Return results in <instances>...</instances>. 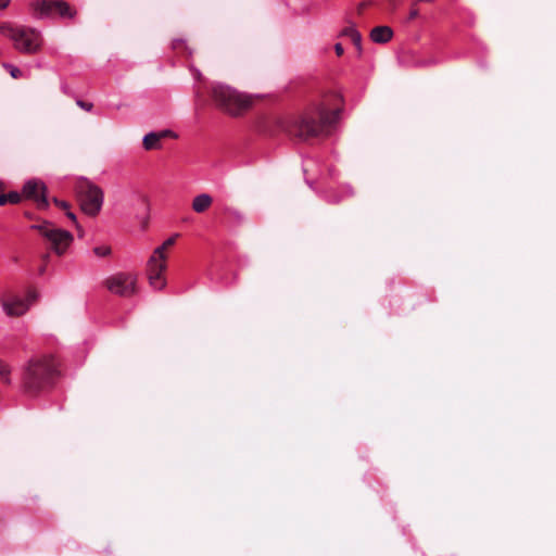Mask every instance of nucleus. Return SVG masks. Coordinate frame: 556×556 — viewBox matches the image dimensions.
<instances>
[{
    "label": "nucleus",
    "instance_id": "obj_8",
    "mask_svg": "<svg viewBox=\"0 0 556 556\" xmlns=\"http://www.w3.org/2000/svg\"><path fill=\"white\" fill-rule=\"evenodd\" d=\"M37 298L38 294L34 290H28L26 293L8 290L0 295V303L7 316L18 317L29 309Z\"/></svg>",
    "mask_w": 556,
    "mask_h": 556
},
{
    "label": "nucleus",
    "instance_id": "obj_5",
    "mask_svg": "<svg viewBox=\"0 0 556 556\" xmlns=\"http://www.w3.org/2000/svg\"><path fill=\"white\" fill-rule=\"evenodd\" d=\"M75 191L80 210L88 216L96 217L103 205V190L91 181L84 179L77 182Z\"/></svg>",
    "mask_w": 556,
    "mask_h": 556
},
{
    "label": "nucleus",
    "instance_id": "obj_2",
    "mask_svg": "<svg viewBox=\"0 0 556 556\" xmlns=\"http://www.w3.org/2000/svg\"><path fill=\"white\" fill-rule=\"evenodd\" d=\"M58 374V364L52 356L33 358L24 370L23 386L27 392H38L51 386Z\"/></svg>",
    "mask_w": 556,
    "mask_h": 556
},
{
    "label": "nucleus",
    "instance_id": "obj_6",
    "mask_svg": "<svg viewBox=\"0 0 556 556\" xmlns=\"http://www.w3.org/2000/svg\"><path fill=\"white\" fill-rule=\"evenodd\" d=\"M35 18H70L73 20L77 11L64 0H35L29 4Z\"/></svg>",
    "mask_w": 556,
    "mask_h": 556
},
{
    "label": "nucleus",
    "instance_id": "obj_16",
    "mask_svg": "<svg viewBox=\"0 0 556 556\" xmlns=\"http://www.w3.org/2000/svg\"><path fill=\"white\" fill-rule=\"evenodd\" d=\"M92 252L98 257H106L111 255V247L106 244L98 245L92 249Z\"/></svg>",
    "mask_w": 556,
    "mask_h": 556
},
{
    "label": "nucleus",
    "instance_id": "obj_3",
    "mask_svg": "<svg viewBox=\"0 0 556 556\" xmlns=\"http://www.w3.org/2000/svg\"><path fill=\"white\" fill-rule=\"evenodd\" d=\"M211 97L215 105L231 116H240L249 111L254 99L252 96L238 91L227 85H216L212 88Z\"/></svg>",
    "mask_w": 556,
    "mask_h": 556
},
{
    "label": "nucleus",
    "instance_id": "obj_15",
    "mask_svg": "<svg viewBox=\"0 0 556 556\" xmlns=\"http://www.w3.org/2000/svg\"><path fill=\"white\" fill-rule=\"evenodd\" d=\"M343 34L345 36H349L352 40V42L356 46V48H361V41H362V37H361V34L354 29V28H346Z\"/></svg>",
    "mask_w": 556,
    "mask_h": 556
},
{
    "label": "nucleus",
    "instance_id": "obj_23",
    "mask_svg": "<svg viewBox=\"0 0 556 556\" xmlns=\"http://www.w3.org/2000/svg\"><path fill=\"white\" fill-rule=\"evenodd\" d=\"M392 37H393V30L389 26L384 25V42L391 40Z\"/></svg>",
    "mask_w": 556,
    "mask_h": 556
},
{
    "label": "nucleus",
    "instance_id": "obj_17",
    "mask_svg": "<svg viewBox=\"0 0 556 556\" xmlns=\"http://www.w3.org/2000/svg\"><path fill=\"white\" fill-rule=\"evenodd\" d=\"M370 38L374 42L382 43V25L376 26L371 30Z\"/></svg>",
    "mask_w": 556,
    "mask_h": 556
},
{
    "label": "nucleus",
    "instance_id": "obj_28",
    "mask_svg": "<svg viewBox=\"0 0 556 556\" xmlns=\"http://www.w3.org/2000/svg\"><path fill=\"white\" fill-rule=\"evenodd\" d=\"M4 185L0 181V194H4Z\"/></svg>",
    "mask_w": 556,
    "mask_h": 556
},
{
    "label": "nucleus",
    "instance_id": "obj_10",
    "mask_svg": "<svg viewBox=\"0 0 556 556\" xmlns=\"http://www.w3.org/2000/svg\"><path fill=\"white\" fill-rule=\"evenodd\" d=\"M22 192L23 198L36 202L38 208H48L47 186L42 181L38 179L27 180L22 188Z\"/></svg>",
    "mask_w": 556,
    "mask_h": 556
},
{
    "label": "nucleus",
    "instance_id": "obj_18",
    "mask_svg": "<svg viewBox=\"0 0 556 556\" xmlns=\"http://www.w3.org/2000/svg\"><path fill=\"white\" fill-rule=\"evenodd\" d=\"M10 374H11L10 367L8 365H5V364L0 363V377H1L3 382H5V383H10L11 382Z\"/></svg>",
    "mask_w": 556,
    "mask_h": 556
},
{
    "label": "nucleus",
    "instance_id": "obj_4",
    "mask_svg": "<svg viewBox=\"0 0 556 556\" xmlns=\"http://www.w3.org/2000/svg\"><path fill=\"white\" fill-rule=\"evenodd\" d=\"M0 34L13 41L14 48L24 54H35L41 50L43 38L33 27L16 26L10 22H1Z\"/></svg>",
    "mask_w": 556,
    "mask_h": 556
},
{
    "label": "nucleus",
    "instance_id": "obj_7",
    "mask_svg": "<svg viewBox=\"0 0 556 556\" xmlns=\"http://www.w3.org/2000/svg\"><path fill=\"white\" fill-rule=\"evenodd\" d=\"M30 228L37 230L49 242L50 250L58 255L65 254L74 241V237L70 231L54 227L49 220L31 225Z\"/></svg>",
    "mask_w": 556,
    "mask_h": 556
},
{
    "label": "nucleus",
    "instance_id": "obj_9",
    "mask_svg": "<svg viewBox=\"0 0 556 556\" xmlns=\"http://www.w3.org/2000/svg\"><path fill=\"white\" fill-rule=\"evenodd\" d=\"M176 240V236L166 239L160 247H157L147 264L148 278H161L166 270V252L170 249Z\"/></svg>",
    "mask_w": 556,
    "mask_h": 556
},
{
    "label": "nucleus",
    "instance_id": "obj_19",
    "mask_svg": "<svg viewBox=\"0 0 556 556\" xmlns=\"http://www.w3.org/2000/svg\"><path fill=\"white\" fill-rule=\"evenodd\" d=\"M52 201L59 208H61L64 212L71 208V204L67 201L60 200L58 198H53Z\"/></svg>",
    "mask_w": 556,
    "mask_h": 556
},
{
    "label": "nucleus",
    "instance_id": "obj_24",
    "mask_svg": "<svg viewBox=\"0 0 556 556\" xmlns=\"http://www.w3.org/2000/svg\"><path fill=\"white\" fill-rule=\"evenodd\" d=\"M138 200L143 204V206L148 210L149 208V199L146 194L138 193Z\"/></svg>",
    "mask_w": 556,
    "mask_h": 556
},
{
    "label": "nucleus",
    "instance_id": "obj_21",
    "mask_svg": "<svg viewBox=\"0 0 556 556\" xmlns=\"http://www.w3.org/2000/svg\"><path fill=\"white\" fill-rule=\"evenodd\" d=\"M165 282L166 280H161V279H157V280H150V285L152 286V288H154L155 290H162L164 287H165Z\"/></svg>",
    "mask_w": 556,
    "mask_h": 556
},
{
    "label": "nucleus",
    "instance_id": "obj_25",
    "mask_svg": "<svg viewBox=\"0 0 556 556\" xmlns=\"http://www.w3.org/2000/svg\"><path fill=\"white\" fill-rule=\"evenodd\" d=\"M65 214L76 225V227L79 228L76 215L71 211V208L68 211H66Z\"/></svg>",
    "mask_w": 556,
    "mask_h": 556
},
{
    "label": "nucleus",
    "instance_id": "obj_13",
    "mask_svg": "<svg viewBox=\"0 0 556 556\" xmlns=\"http://www.w3.org/2000/svg\"><path fill=\"white\" fill-rule=\"evenodd\" d=\"M213 203V198L208 193H201L193 198L191 207L195 213H204Z\"/></svg>",
    "mask_w": 556,
    "mask_h": 556
},
{
    "label": "nucleus",
    "instance_id": "obj_1",
    "mask_svg": "<svg viewBox=\"0 0 556 556\" xmlns=\"http://www.w3.org/2000/svg\"><path fill=\"white\" fill-rule=\"evenodd\" d=\"M340 110L328 109L325 101L314 103L306 108L298 118L283 117L279 119V127L301 140H308L327 136L329 128L339 119Z\"/></svg>",
    "mask_w": 556,
    "mask_h": 556
},
{
    "label": "nucleus",
    "instance_id": "obj_20",
    "mask_svg": "<svg viewBox=\"0 0 556 556\" xmlns=\"http://www.w3.org/2000/svg\"><path fill=\"white\" fill-rule=\"evenodd\" d=\"M4 66H5V68L9 70V72L13 78H20L22 76L21 70L17 68L16 66L11 65V64H5Z\"/></svg>",
    "mask_w": 556,
    "mask_h": 556
},
{
    "label": "nucleus",
    "instance_id": "obj_26",
    "mask_svg": "<svg viewBox=\"0 0 556 556\" xmlns=\"http://www.w3.org/2000/svg\"><path fill=\"white\" fill-rule=\"evenodd\" d=\"M334 51L338 56H341L344 52L343 47L341 43H336Z\"/></svg>",
    "mask_w": 556,
    "mask_h": 556
},
{
    "label": "nucleus",
    "instance_id": "obj_22",
    "mask_svg": "<svg viewBox=\"0 0 556 556\" xmlns=\"http://www.w3.org/2000/svg\"><path fill=\"white\" fill-rule=\"evenodd\" d=\"M76 104H77L79 108H81V109H84V110H86V111H91V110H92V106H93V105H92V103L85 102V101H83V100H77V101H76Z\"/></svg>",
    "mask_w": 556,
    "mask_h": 556
},
{
    "label": "nucleus",
    "instance_id": "obj_12",
    "mask_svg": "<svg viewBox=\"0 0 556 556\" xmlns=\"http://www.w3.org/2000/svg\"><path fill=\"white\" fill-rule=\"evenodd\" d=\"M167 137L176 138L177 135L169 129L159 132H149L143 137V148L148 151L157 150L161 148V140Z\"/></svg>",
    "mask_w": 556,
    "mask_h": 556
},
{
    "label": "nucleus",
    "instance_id": "obj_29",
    "mask_svg": "<svg viewBox=\"0 0 556 556\" xmlns=\"http://www.w3.org/2000/svg\"><path fill=\"white\" fill-rule=\"evenodd\" d=\"M416 14H417V13H416L415 11H414V12H412L410 17H415V16H416Z\"/></svg>",
    "mask_w": 556,
    "mask_h": 556
},
{
    "label": "nucleus",
    "instance_id": "obj_11",
    "mask_svg": "<svg viewBox=\"0 0 556 556\" xmlns=\"http://www.w3.org/2000/svg\"><path fill=\"white\" fill-rule=\"evenodd\" d=\"M136 280H106V289L112 293L128 296L136 292Z\"/></svg>",
    "mask_w": 556,
    "mask_h": 556
},
{
    "label": "nucleus",
    "instance_id": "obj_27",
    "mask_svg": "<svg viewBox=\"0 0 556 556\" xmlns=\"http://www.w3.org/2000/svg\"><path fill=\"white\" fill-rule=\"evenodd\" d=\"M11 0H0V10H4L10 5Z\"/></svg>",
    "mask_w": 556,
    "mask_h": 556
},
{
    "label": "nucleus",
    "instance_id": "obj_14",
    "mask_svg": "<svg viewBox=\"0 0 556 556\" xmlns=\"http://www.w3.org/2000/svg\"><path fill=\"white\" fill-rule=\"evenodd\" d=\"M23 192L11 191L9 193L0 194V206L7 204H18L23 198Z\"/></svg>",
    "mask_w": 556,
    "mask_h": 556
}]
</instances>
